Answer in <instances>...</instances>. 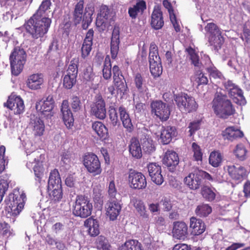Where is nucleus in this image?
Segmentation results:
<instances>
[{
  "label": "nucleus",
  "mask_w": 250,
  "mask_h": 250,
  "mask_svg": "<svg viewBox=\"0 0 250 250\" xmlns=\"http://www.w3.org/2000/svg\"><path fill=\"white\" fill-rule=\"evenodd\" d=\"M224 168L231 179L237 184L240 183L247 175L246 168L237 164L227 165Z\"/></svg>",
  "instance_id": "nucleus-15"
},
{
  "label": "nucleus",
  "mask_w": 250,
  "mask_h": 250,
  "mask_svg": "<svg viewBox=\"0 0 250 250\" xmlns=\"http://www.w3.org/2000/svg\"><path fill=\"white\" fill-rule=\"evenodd\" d=\"M83 165L87 171L94 176L100 175L102 172L101 162L94 153L87 152L83 156Z\"/></svg>",
  "instance_id": "nucleus-11"
},
{
  "label": "nucleus",
  "mask_w": 250,
  "mask_h": 250,
  "mask_svg": "<svg viewBox=\"0 0 250 250\" xmlns=\"http://www.w3.org/2000/svg\"><path fill=\"white\" fill-rule=\"evenodd\" d=\"M25 198L24 193H20L19 190L14 189L5 200L6 208L10 210L9 211L15 215L19 214L23 208Z\"/></svg>",
  "instance_id": "nucleus-7"
},
{
  "label": "nucleus",
  "mask_w": 250,
  "mask_h": 250,
  "mask_svg": "<svg viewBox=\"0 0 250 250\" xmlns=\"http://www.w3.org/2000/svg\"><path fill=\"white\" fill-rule=\"evenodd\" d=\"M108 193L110 197L112 199L115 198L117 193V189L115 187V183L113 180L110 182L108 186Z\"/></svg>",
  "instance_id": "nucleus-63"
},
{
  "label": "nucleus",
  "mask_w": 250,
  "mask_h": 250,
  "mask_svg": "<svg viewBox=\"0 0 250 250\" xmlns=\"http://www.w3.org/2000/svg\"><path fill=\"white\" fill-rule=\"evenodd\" d=\"M30 125L35 136H41L43 135L45 126L42 120L36 117L34 119H31Z\"/></svg>",
  "instance_id": "nucleus-40"
},
{
  "label": "nucleus",
  "mask_w": 250,
  "mask_h": 250,
  "mask_svg": "<svg viewBox=\"0 0 250 250\" xmlns=\"http://www.w3.org/2000/svg\"><path fill=\"white\" fill-rule=\"evenodd\" d=\"M201 193L204 198L208 201L211 202L215 198V193L208 186H204L202 187Z\"/></svg>",
  "instance_id": "nucleus-52"
},
{
  "label": "nucleus",
  "mask_w": 250,
  "mask_h": 250,
  "mask_svg": "<svg viewBox=\"0 0 250 250\" xmlns=\"http://www.w3.org/2000/svg\"><path fill=\"white\" fill-rule=\"evenodd\" d=\"M108 115L111 124L113 126H116L119 123V122L115 104L109 106L108 108Z\"/></svg>",
  "instance_id": "nucleus-47"
},
{
  "label": "nucleus",
  "mask_w": 250,
  "mask_h": 250,
  "mask_svg": "<svg viewBox=\"0 0 250 250\" xmlns=\"http://www.w3.org/2000/svg\"><path fill=\"white\" fill-rule=\"evenodd\" d=\"M133 82L135 88L140 95L148 94V88L146 81L141 73L137 72L134 75Z\"/></svg>",
  "instance_id": "nucleus-29"
},
{
  "label": "nucleus",
  "mask_w": 250,
  "mask_h": 250,
  "mask_svg": "<svg viewBox=\"0 0 250 250\" xmlns=\"http://www.w3.org/2000/svg\"><path fill=\"white\" fill-rule=\"evenodd\" d=\"M130 188L135 189H143L146 188L147 182L146 176L141 172L133 170L128 175Z\"/></svg>",
  "instance_id": "nucleus-17"
},
{
  "label": "nucleus",
  "mask_w": 250,
  "mask_h": 250,
  "mask_svg": "<svg viewBox=\"0 0 250 250\" xmlns=\"http://www.w3.org/2000/svg\"><path fill=\"white\" fill-rule=\"evenodd\" d=\"M5 107L13 111L16 115H21L25 111V105L20 96L12 93L8 97L6 102L3 104Z\"/></svg>",
  "instance_id": "nucleus-12"
},
{
  "label": "nucleus",
  "mask_w": 250,
  "mask_h": 250,
  "mask_svg": "<svg viewBox=\"0 0 250 250\" xmlns=\"http://www.w3.org/2000/svg\"><path fill=\"white\" fill-rule=\"evenodd\" d=\"M61 110L63 121L68 128H71L74 125V117L67 100L62 101Z\"/></svg>",
  "instance_id": "nucleus-25"
},
{
  "label": "nucleus",
  "mask_w": 250,
  "mask_h": 250,
  "mask_svg": "<svg viewBox=\"0 0 250 250\" xmlns=\"http://www.w3.org/2000/svg\"><path fill=\"white\" fill-rule=\"evenodd\" d=\"M47 189L49 195L55 201H60L62 198V181L59 172L57 169L51 170L48 181Z\"/></svg>",
  "instance_id": "nucleus-4"
},
{
  "label": "nucleus",
  "mask_w": 250,
  "mask_h": 250,
  "mask_svg": "<svg viewBox=\"0 0 250 250\" xmlns=\"http://www.w3.org/2000/svg\"><path fill=\"white\" fill-rule=\"evenodd\" d=\"M175 134L176 129L174 127L167 126L164 128L161 131L160 136L163 144L167 145L169 144L171 141L172 137L175 136Z\"/></svg>",
  "instance_id": "nucleus-38"
},
{
  "label": "nucleus",
  "mask_w": 250,
  "mask_h": 250,
  "mask_svg": "<svg viewBox=\"0 0 250 250\" xmlns=\"http://www.w3.org/2000/svg\"><path fill=\"white\" fill-rule=\"evenodd\" d=\"M201 123V120H197L189 123L188 128H189V132L190 136H192L196 131L200 129Z\"/></svg>",
  "instance_id": "nucleus-60"
},
{
  "label": "nucleus",
  "mask_w": 250,
  "mask_h": 250,
  "mask_svg": "<svg viewBox=\"0 0 250 250\" xmlns=\"http://www.w3.org/2000/svg\"><path fill=\"white\" fill-rule=\"evenodd\" d=\"M208 41L210 45L212 46L214 49H220L224 42V38L222 36V33L212 37H208Z\"/></svg>",
  "instance_id": "nucleus-43"
},
{
  "label": "nucleus",
  "mask_w": 250,
  "mask_h": 250,
  "mask_svg": "<svg viewBox=\"0 0 250 250\" xmlns=\"http://www.w3.org/2000/svg\"><path fill=\"white\" fill-rule=\"evenodd\" d=\"M146 8V2L144 0H139L135 5L128 8V13L132 19H136L139 14H143Z\"/></svg>",
  "instance_id": "nucleus-33"
},
{
  "label": "nucleus",
  "mask_w": 250,
  "mask_h": 250,
  "mask_svg": "<svg viewBox=\"0 0 250 250\" xmlns=\"http://www.w3.org/2000/svg\"><path fill=\"white\" fill-rule=\"evenodd\" d=\"M94 33V30L91 28L86 34L81 48V56L83 59H85L89 56L91 51Z\"/></svg>",
  "instance_id": "nucleus-26"
},
{
  "label": "nucleus",
  "mask_w": 250,
  "mask_h": 250,
  "mask_svg": "<svg viewBox=\"0 0 250 250\" xmlns=\"http://www.w3.org/2000/svg\"><path fill=\"white\" fill-rule=\"evenodd\" d=\"M120 41V31L118 29L114 28L112 31L110 42V53L113 59L116 58L119 50Z\"/></svg>",
  "instance_id": "nucleus-31"
},
{
  "label": "nucleus",
  "mask_w": 250,
  "mask_h": 250,
  "mask_svg": "<svg viewBox=\"0 0 250 250\" xmlns=\"http://www.w3.org/2000/svg\"><path fill=\"white\" fill-rule=\"evenodd\" d=\"M173 237L177 239L181 240H186L188 236V227L183 221H175L173 223L172 229Z\"/></svg>",
  "instance_id": "nucleus-20"
},
{
  "label": "nucleus",
  "mask_w": 250,
  "mask_h": 250,
  "mask_svg": "<svg viewBox=\"0 0 250 250\" xmlns=\"http://www.w3.org/2000/svg\"><path fill=\"white\" fill-rule=\"evenodd\" d=\"M225 87L234 103L240 105L246 104L247 102L243 96V91L238 86L231 81H228L225 83Z\"/></svg>",
  "instance_id": "nucleus-16"
},
{
  "label": "nucleus",
  "mask_w": 250,
  "mask_h": 250,
  "mask_svg": "<svg viewBox=\"0 0 250 250\" xmlns=\"http://www.w3.org/2000/svg\"><path fill=\"white\" fill-rule=\"evenodd\" d=\"M192 149L193 152V157L194 159L197 161H202L203 158V153L200 146L196 143L192 144Z\"/></svg>",
  "instance_id": "nucleus-57"
},
{
  "label": "nucleus",
  "mask_w": 250,
  "mask_h": 250,
  "mask_svg": "<svg viewBox=\"0 0 250 250\" xmlns=\"http://www.w3.org/2000/svg\"><path fill=\"white\" fill-rule=\"evenodd\" d=\"M236 157L240 161H244L246 159L248 150L242 144L237 145L234 151Z\"/></svg>",
  "instance_id": "nucleus-50"
},
{
  "label": "nucleus",
  "mask_w": 250,
  "mask_h": 250,
  "mask_svg": "<svg viewBox=\"0 0 250 250\" xmlns=\"http://www.w3.org/2000/svg\"><path fill=\"white\" fill-rule=\"evenodd\" d=\"M149 63V64L161 63V60L158 54V47L154 43H151L150 46Z\"/></svg>",
  "instance_id": "nucleus-44"
},
{
  "label": "nucleus",
  "mask_w": 250,
  "mask_h": 250,
  "mask_svg": "<svg viewBox=\"0 0 250 250\" xmlns=\"http://www.w3.org/2000/svg\"><path fill=\"white\" fill-rule=\"evenodd\" d=\"M185 184L192 190L199 189L202 184V181L198 171L190 173L184 179Z\"/></svg>",
  "instance_id": "nucleus-28"
},
{
  "label": "nucleus",
  "mask_w": 250,
  "mask_h": 250,
  "mask_svg": "<svg viewBox=\"0 0 250 250\" xmlns=\"http://www.w3.org/2000/svg\"><path fill=\"white\" fill-rule=\"evenodd\" d=\"M129 154L132 157L139 159L142 157V150L140 142L138 138L133 137L130 139L128 146Z\"/></svg>",
  "instance_id": "nucleus-32"
},
{
  "label": "nucleus",
  "mask_w": 250,
  "mask_h": 250,
  "mask_svg": "<svg viewBox=\"0 0 250 250\" xmlns=\"http://www.w3.org/2000/svg\"><path fill=\"white\" fill-rule=\"evenodd\" d=\"M106 113L105 101L101 94H98L90 105V114L99 119L104 120L106 118Z\"/></svg>",
  "instance_id": "nucleus-14"
},
{
  "label": "nucleus",
  "mask_w": 250,
  "mask_h": 250,
  "mask_svg": "<svg viewBox=\"0 0 250 250\" xmlns=\"http://www.w3.org/2000/svg\"><path fill=\"white\" fill-rule=\"evenodd\" d=\"M70 104L74 112H79L82 109V103L79 96H73L71 99Z\"/></svg>",
  "instance_id": "nucleus-56"
},
{
  "label": "nucleus",
  "mask_w": 250,
  "mask_h": 250,
  "mask_svg": "<svg viewBox=\"0 0 250 250\" xmlns=\"http://www.w3.org/2000/svg\"><path fill=\"white\" fill-rule=\"evenodd\" d=\"M51 2L44 0L35 13L25 24V28L34 39L42 37L45 34L51 23L50 19L46 17V12L50 9Z\"/></svg>",
  "instance_id": "nucleus-1"
},
{
  "label": "nucleus",
  "mask_w": 250,
  "mask_h": 250,
  "mask_svg": "<svg viewBox=\"0 0 250 250\" xmlns=\"http://www.w3.org/2000/svg\"><path fill=\"white\" fill-rule=\"evenodd\" d=\"M205 30L208 37H212L221 32L219 27L213 22L207 23L205 27Z\"/></svg>",
  "instance_id": "nucleus-51"
},
{
  "label": "nucleus",
  "mask_w": 250,
  "mask_h": 250,
  "mask_svg": "<svg viewBox=\"0 0 250 250\" xmlns=\"http://www.w3.org/2000/svg\"><path fill=\"white\" fill-rule=\"evenodd\" d=\"M113 74V83L118 92L124 94L128 87L122 72L118 65H114L112 68Z\"/></svg>",
  "instance_id": "nucleus-18"
},
{
  "label": "nucleus",
  "mask_w": 250,
  "mask_h": 250,
  "mask_svg": "<svg viewBox=\"0 0 250 250\" xmlns=\"http://www.w3.org/2000/svg\"><path fill=\"white\" fill-rule=\"evenodd\" d=\"M164 23L163 13L160 6H156L151 14V26L156 30H159L163 26Z\"/></svg>",
  "instance_id": "nucleus-30"
},
{
  "label": "nucleus",
  "mask_w": 250,
  "mask_h": 250,
  "mask_svg": "<svg viewBox=\"0 0 250 250\" xmlns=\"http://www.w3.org/2000/svg\"><path fill=\"white\" fill-rule=\"evenodd\" d=\"M222 135L225 139L231 141L238 138H242L244 134L242 131L234 126H229L222 131Z\"/></svg>",
  "instance_id": "nucleus-34"
},
{
  "label": "nucleus",
  "mask_w": 250,
  "mask_h": 250,
  "mask_svg": "<svg viewBox=\"0 0 250 250\" xmlns=\"http://www.w3.org/2000/svg\"><path fill=\"white\" fill-rule=\"evenodd\" d=\"M93 197L95 201L99 202L102 201L103 193L102 190L100 188V187L97 186L94 187Z\"/></svg>",
  "instance_id": "nucleus-61"
},
{
  "label": "nucleus",
  "mask_w": 250,
  "mask_h": 250,
  "mask_svg": "<svg viewBox=\"0 0 250 250\" xmlns=\"http://www.w3.org/2000/svg\"><path fill=\"white\" fill-rule=\"evenodd\" d=\"M190 227L192 229V233L194 235L202 234L206 229V226L204 222L194 217L190 219Z\"/></svg>",
  "instance_id": "nucleus-35"
},
{
  "label": "nucleus",
  "mask_w": 250,
  "mask_h": 250,
  "mask_svg": "<svg viewBox=\"0 0 250 250\" xmlns=\"http://www.w3.org/2000/svg\"><path fill=\"white\" fill-rule=\"evenodd\" d=\"M212 108L216 115L223 119L234 114L235 111L231 101L225 96L216 97L212 101Z\"/></svg>",
  "instance_id": "nucleus-2"
},
{
  "label": "nucleus",
  "mask_w": 250,
  "mask_h": 250,
  "mask_svg": "<svg viewBox=\"0 0 250 250\" xmlns=\"http://www.w3.org/2000/svg\"><path fill=\"white\" fill-rule=\"evenodd\" d=\"M111 64L110 59L106 57L104 62V68L103 69V76L104 79L109 80L111 77Z\"/></svg>",
  "instance_id": "nucleus-53"
},
{
  "label": "nucleus",
  "mask_w": 250,
  "mask_h": 250,
  "mask_svg": "<svg viewBox=\"0 0 250 250\" xmlns=\"http://www.w3.org/2000/svg\"><path fill=\"white\" fill-rule=\"evenodd\" d=\"M96 248L100 250H110V245L108 240L104 236L100 235L96 239Z\"/></svg>",
  "instance_id": "nucleus-48"
},
{
  "label": "nucleus",
  "mask_w": 250,
  "mask_h": 250,
  "mask_svg": "<svg viewBox=\"0 0 250 250\" xmlns=\"http://www.w3.org/2000/svg\"><path fill=\"white\" fill-rule=\"evenodd\" d=\"M152 112L161 120L166 121L170 115L169 106L161 101H156L151 103Z\"/></svg>",
  "instance_id": "nucleus-19"
},
{
  "label": "nucleus",
  "mask_w": 250,
  "mask_h": 250,
  "mask_svg": "<svg viewBox=\"0 0 250 250\" xmlns=\"http://www.w3.org/2000/svg\"><path fill=\"white\" fill-rule=\"evenodd\" d=\"M112 16V12L107 6L101 5L96 21L97 26L101 27L102 29L104 30V28L105 27L106 22L109 19H111Z\"/></svg>",
  "instance_id": "nucleus-21"
},
{
  "label": "nucleus",
  "mask_w": 250,
  "mask_h": 250,
  "mask_svg": "<svg viewBox=\"0 0 250 250\" xmlns=\"http://www.w3.org/2000/svg\"><path fill=\"white\" fill-rule=\"evenodd\" d=\"M92 209V204L87 197L77 196L73 209V213L75 216L86 218L91 214Z\"/></svg>",
  "instance_id": "nucleus-6"
},
{
  "label": "nucleus",
  "mask_w": 250,
  "mask_h": 250,
  "mask_svg": "<svg viewBox=\"0 0 250 250\" xmlns=\"http://www.w3.org/2000/svg\"><path fill=\"white\" fill-rule=\"evenodd\" d=\"M119 250H143V246L138 240L130 239L121 246Z\"/></svg>",
  "instance_id": "nucleus-42"
},
{
  "label": "nucleus",
  "mask_w": 250,
  "mask_h": 250,
  "mask_svg": "<svg viewBox=\"0 0 250 250\" xmlns=\"http://www.w3.org/2000/svg\"><path fill=\"white\" fill-rule=\"evenodd\" d=\"M5 152V147L1 146H0V174L5 169V159L4 155Z\"/></svg>",
  "instance_id": "nucleus-62"
},
{
  "label": "nucleus",
  "mask_w": 250,
  "mask_h": 250,
  "mask_svg": "<svg viewBox=\"0 0 250 250\" xmlns=\"http://www.w3.org/2000/svg\"><path fill=\"white\" fill-rule=\"evenodd\" d=\"M163 164L166 165L170 171H174L176 167L179 163L177 153L173 150H167L163 159Z\"/></svg>",
  "instance_id": "nucleus-23"
},
{
  "label": "nucleus",
  "mask_w": 250,
  "mask_h": 250,
  "mask_svg": "<svg viewBox=\"0 0 250 250\" xmlns=\"http://www.w3.org/2000/svg\"><path fill=\"white\" fill-rule=\"evenodd\" d=\"M27 155L28 156V159L30 160H33V161H30L27 162L26 166L29 169L33 168L35 180L39 184H41L44 176L45 169L42 162L39 158V153L38 151H34ZM41 156V155H40V157Z\"/></svg>",
  "instance_id": "nucleus-10"
},
{
  "label": "nucleus",
  "mask_w": 250,
  "mask_h": 250,
  "mask_svg": "<svg viewBox=\"0 0 250 250\" xmlns=\"http://www.w3.org/2000/svg\"><path fill=\"white\" fill-rule=\"evenodd\" d=\"M92 128L102 140H105L108 137V130L101 122L96 121L92 124Z\"/></svg>",
  "instance_id": "nucleus-41"
},
{
  "label": "nucleus",
  "mask_w": 250,
  "mask_h": 250,
  "mask_svg": "<svg viewBox=\"0 0 250 250\" xmlns=\"http://www.w3.org/2000/svg\"><path fill=\"white\" fill-rule=\"evenodd\" d=\"M84 225L88 228V231L92 236H97L100 233L98 221L92 217L87 219L84 222Z\"/></svg>",
  "instance_id": "nucleus-37"
},
{
  "label": "nucleus",
  "mask_w": 250,
  "mask_h": 250,
  "mask_svg": "<svg viewBox=\"0 0 250 250\" xmlns=\"http://www.w3.org/2000/svg\"><path fill=\"white\" fill-rule=\"evenodd\" d=\"M122 208L120 204L115 200H109L106 204V214L110 220L114 221L117 219Z\"/></svg>",
  "instance_id": "nucleus-24"
},
{
  "label": "nucleus",
  "mask_w": 250,
  "mask_h": 250,
  "mask_svg": "<svg viewBox=\"0 0 250 250\" xmlns=\"http://www.w3.org/2000/svg\"><path fill=\"white\" fill-rule=\"evenodd\" d=\"M212 212L211 207L208 204L198 205L195 209L196 214L200 217H206Z\"/></svg>",
  "instance_id": "nucleus-46"
},
{
  "label": "nucleus",
  "mask_w": 250,
  "mask_h": 250,
  "mask_svg": "<svg viewBox=\"0 0 250 250\" xmlns=\"http://www.w3.org/2000/svg\"><path fill=\"white\" fill-rule=\"evenodd\" d=\"M223 157L220 152L218 151L211 152L209 156V163L214 167L220 166L222 162Z\"/></svg>",
  "instance_id": "nucleus-45"
},
{
  "label": "nucleus",
  "mask_w": 250,
  "mask_h": 250,
  "mask_svg": "<svg viewBox=\"0 0 250 250\" xmlns=\"http://www.w3.org/2000/svg\"><path fill=\"white\" fill-rule=\"evenodd\" d=\"M143 148L144 151L148 154H150L155 150V147L151 139H147L144 141Z\"/></svg>",
  "instance_id": "nucleus-58"
},
{
  "label": "nucleus",
  "mask_w": 250,
  "mask_h": 250,
  "mask_svg": "<svg viewBox=\"0 0 250 250\" xmlns=\"http://www.w3.org/2000/svg\"><path fill=\"white\" fill-rule=\"evenodd\" d=\"M148 172L151 180L158 185H161L164 182L161 174V167L156 163H150L147 166Z\"/></svg>",
  "instance_id": "nucleus-22"
},
{
  "label": "nucleus",
  "mask_w": 250,
  "mask_h": 250,
  "mask_svg": "<svg viewBox=\"0 0 250 250\" xmlns=\"http://www.w3.org/2000/svg\"><path fill=\"white\" fill-rule=\"evenodd\" d=\"M43 83V79L41 74H34L29 77L27 85L31 89L36 90L41 88Z\"/></svg>",
  "instance_id": "nucleus-36"
},
{
  "label": "nucleus",
  "mask_w": 250,
  "mask_h": 250,
  "mask_svg": "<svg viewBox=\"0 0 250 250\" xmlns=\"http://www.w3.org/2000/svg\"><path fill=\"white\" fill-rule=\"evenodd\" d=\"M172 250H192L190 245L184 243H179L174 245Z\"/></svg>",
  "instance_id": "nucleus-64"
},
{
  "label": "nucleus",
  "mask_w": 250,
  "mask_h": 250,
  "mask_svg": "<svg viewBox=\"0 0 250 250\" xmlns=\"http://www.w3.org/2000/svg\"><path fill=\"white\" fill-rule=\"evenodd\" d=\"M79 58L72 59L63 78V87L66 89H71L76 84L78 73Z\"/></svg>",
  "instance_id": "nucleus-8"
},
{
  "label": "nucleus",
  "mask_w": 250,
  "mask_h": 250,
  "mask_svg": "<svg viewBox=\"0 0 250 250\" xmlns=\"http://www.w3.org/2000/svg\"><path fill=\"white\" fill-rule=\"evenodd\" d=\"M55 106V101L52 95H48L43 101L37 102L35 107L38 112L46 117L50 118L53 115L52 111Z\"/></svg>",
  "instance_id": "nucleus-13"
},
{
  "label": "nucleus",
  "mask_w": 250,
  "mask_h": 250,
  "mask_svg": "<svg viewBox=\"0 0 250 250\" xmlns=\"http://www.w3.org/2000/svg\"><path fill=\"white\" fill-rule=\"evenodd\" d=\"M83 0H79L74 6L72 13V20L76 25L82 21L83 29H86L92 22L93 13L86 11V8L85 9V12H83Z\"/></svg>",
  "instance_id": "nucleus-5"
},
{
  "label": "nucleus",
  "mask_w": 250,
  "mask_h": 250,
  "mask_svg": "<svg viewBox=\"0 0 250 250\" xmlns=\"http://www.w3.org/2000/svg\"><path fill=\"white\" fill-rule=\"evenodd\" d=\"M10 175L3 174L0 176V189L6 192L11 183Z\"/></svg>",
  "instance_id": "nucleus-54"
},
{
  "label": "nucleus",
  "mask_w": 250,
  "mask_h": 250,
  "mask_svg": "<svg viewBox=\"0 0 250 250\" xmlns=\"http://www.w3.org/2000/svg\"><path fill=\"white\" fill-rule=\"evenodd\" d=\"M95 77V74L93 72V66L88 65L83 70V79L86 83L93 81Z\"/></svg>",
  "instance_id": "nucleus-49"
},
{
  "label": "nucleus",
  "mask_w": 250,
  "mask_h": 250,
  "mask_svg": "<svg viewBox=\"0 0 250 250\" xmlns=\"http://www.w3.org/2000/svg\"><path fill=\"white\" fill-rule=\"evenodd\" d=\"M120 119L125 131L131 133L134 130V126L130 115L125 107L122 105L118 108Z\"/></svg>",
  "instance_id": "nucleus-27"
},
{
  "label": "nucleus",
  "mask_w": 250,
  "mask_h": 250,
  "mask_svg": "<svg viewBox=\"0 0 250 250\" xmlns=\"http://www.w3.org/2000/svg\"><path fill=\"white\" fill-rule=\"evenodd\" d=\"M27 55L24 50L19 46L15 47L11 52L9 61L12 74H20L26 61Z\"/></svg>",
  "instance_id": "nucleus-3"
},
{
  "label": "nucleus",
  "mask_w": 250,
  "mask_h": 250,
  "mask_svg": "<svg viewBox=\"0 0 250 250\" xmlns=\"http://www.w3.org/2000/svg\"><path fill=\"white\" fill-rule=\"evenodd\" d=\"M131 202L139 216L143 219H148L149 214L143 201L137 198H133Z\"/></svg>",
  "instance_id": "nucleus-39"
},
{
  "label": "nucleus",
  "mask_w": 250,
  "mask_h": 250,
  "mask_svg": "<svg viewBox=\"0 0 250 250\" xmlns=\"http://www.w3.org/2000/svg\"><path fill=\"white\" fill-rule=\"evenodd\" d=\"M174 100L180 110L190 113L196 111L198 108V104L194 98L187 93L180 92L174 94Z\"/></svg>",
  "instance_id": "nucleus-9"
},
{
  "label": "nucleus",
  "mask_w": 250,
  "mask_h": 250,
  "mask_svg": "<svg viewBox=\"0 0 250 250\" xmlns=\"http://www.w3.org/2000/svg\"><path fill=\"white\" fill-rule=\"evenodd\" d=\"M150 72L154 78L159 77L162 73L163 68L161 63L149 64Z\"/></svg>",
  "instance_id": "nucleus-55"
},
{
  "label": "nucleus",
  "mask_w": 250,
  "mask_h": 250,
  "mask_svg": "<svg viewBox=\"0 0 250 250\" xmlns=\"http://www.w3.org/2000/svg\"><path fill=\"white\" fill-rule=\"evenodd\" d=\"M206 70L209 73L210 77L214 79H220L222 77V73L212 64L207 67Z\"/></svg>",
  "instance_id": "nucleus-59"
}]
</instances>
